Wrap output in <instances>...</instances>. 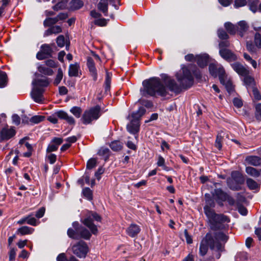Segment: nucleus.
Wrapping results in <instances>:
<instances>
[{
    "label": "nucleus",
    "mask_w": 261,
    "mask_h": 261,
    "mask_svg": "<svg viewBox=\"0 0 261 261\" xmlns=\"http://www.w3.org/2000/svg\"><path fill=\"white\" fill-rule=\"evenodd\" d=\"M182 76H177V80L180 85L170 77L165 79V84L166 87L162 83L161 79L158 77H153L144 80L143 83V88L140 89V94L142 96H154L158 94L161 96L165 97L169 94L168 89L175 93H179L181 88L188 89L193 84L194 79L191 71L187 68H182Z\"/></svg>",
    "instance_id": "1"
},
{
    "label": "nucleus",
    "mask_w": 261,
    "mask_h": 261,
    "mask_svg": "<svg viewBox=\"0 0 261 261\" xmlns=\"http://www.w3.org/2000/svg\"><path fill=\"white\" fill-rule=\"evenodd\" d=\"M208 198L205 200V205L203 207L204 213L206 216L211 229L218 230L222 229L223 227V223L230 222L229 218L222 214H218L215 213L213 209L215 206L214 199L211 197L210 194Z\"/></svg>",
    "instance_id": "2"
},
{
    "label": "nucleus",
    "mask_w": 261,
    "mask_h": 261,
    "mask_svg": "<svg viewBox=\"0 0 261 261\" xmlns=\"http://www.w3.org/2000/svg\"><path fill=\"white\" fill-rule=\"evenodd\" d=\"M210 247L213 251V256L217 259L220 258L221 252L224 251V245L218 241H215L213 236L210 233H207L202 240L199 247V254L201 256L205 255Z\"/></svg>",
    "instance_id": "3"
},
{
    "label": "nucleus",
    "mask_w": 261,
    "mask_h": 261,
    "mask_svg": "<svg viewBox=\"0 0 261 261\" xmlns=\"http://www.w3.org/2000/svg\"><path fill=\"white\" fill-rule=\"evenodd\" d=\"M73 227L75 229H68L67 231L68 236L73 239L79 240L84 239L85 240H89L91 237L90 231L83 226H79L78 223H73Z\"/></svg>",
    "instance_id": "4"
},
{
    "label": "nucleus",
    "mask_w": 261,
    "mask_h": 261,
    "mask_svg": "<svg viewBox=\"0 0 261 261\" xmlns=\"http://www.w3.org/2000/svg\"><path fill=\"white\" fill-rule=\"evenodd\" d=\"M101 220V218L98 214L95 212H89L82 222L85 226L90 229L91 233L93 234H96L98 229L96 225L93 223V222L94 221L100 222Z\"/></svg>",
    "instance_id": "5"
},
{
    "label": "nucleus",
    "mask_w": 261,
    "mask_h": 261,
    "mask_svg": "<svg viewBox=\"0 0 261 261\" xmlns=\"http://www.w3.org/2000/svg\"><path fill=\"white\" fill-rule=\"evenodd\" d=\"M100 107L96 106L86 110L83 114L81 120L83 124H89L93 120H97L100 116Z\"/></svg>",
    "instance_id": "6"
},
{
    "label": "nucleus",
    "mask_w": 261,
    "mask_h": 261,
    "mask_svg": "<svg viewBox=\"0 0 261 261\" xmlns=\"http://www.w3.org/2000/svg\"><path fill=\"white\" fill-rule=\"evenodd\" d=\"M72 250L73 253L80 258L85 257L89 251L87 244L82 241L74 245L72 247Z\"/></svg>",
    "instance_id": "7"
},
{
    "label": "nucleus",
    "mask_w": 261,
    "mask_h": 261,
    "mask_svg": "<svg viewBox=\"0 0 261 261\" xmlns=\"http://www.w3.org/2000/svg\"><path fill=\"white\" fill-rule=\"evenodd\" d=\"M209 71L210 74L214 77L219 76L220 82H223V77L225 74L224 69L220 65L214 63L209 65Z\"/></svg>",
    "instance_id": "8"
},
{
    "label": "nucleus",
    "mask_w": 261,
    "mask_h": 261,
    "mask_svg": "<svg viewBox=\"0 0 261 261\" xmlns=\"http://www.w3.org/2000/svg\"><path fill=\"white\" fill-rule=\"evenodd\" d=\"M53 50L49 44H44L41 46V50L36 55V58L42 60L51 57Z\"/></svg>",
    "instance_id": "9"
},
{
    "label": "nucleus",
    "mask_w": 261,
    "mask_h": 261,
    "mask_svg": "<svg viewBox=\"0 0 261 261\" xmlns=\"http://www.w3.org/2000/svg\"><path fill=\"white\" fill-rule=\"evenodd\" d=\"M212 195L217 202L221 206H223V202L226 201V198L228 194L223 191L221 189H216L212 193Z\"/></svg>",
    "instance_id": "10"
},
{
    "label": "nucleus",
    "mask_w": 261,
    "mask_h": 261,
    "mask_svg": "<svg viewBox=\"0 0 261 261\" xmlns=\"http://www.w3.org/2000/svg\"><path fill=\"white\" fill-rule=\"evenodd\" d=\"M44 91L42 88L34 87L31 93L32 98L36 102L42 103L44 100L43 95Z\"/></svg>",
    "instance_id": "11"
},
{
    "label": "nucleus",
    "mask_w": 261,
    "mask_h": 261,
    "mask_svg": "<svg viewBox=\"0 0 261 261\" xmlns=\"http://www.w3.org/2000/svg\"><path fill=\"white\" fill-rule=\"evenodd\" d=\"M15 134L16 131L13 127L9 128L7 126L0 131V141L8 140L15 136Z\"/></svg>",
    "instance_id": "12"
},
{
    "label": "nucleus",
    "mask_w": 261,
    "mask_h": 261,
    "mask_svg": "<svg viewBox=\"0 0 261 261\" xmlns=\"http://www.w3.org/2000/svg\"><path fill=\"white\" fill-rule=\"evenodd\" d=\"M63 142V139L62 138L54 137L48 144L46 149V152L50 153L56 151Z\"/></svg>",
    "instance_id": "13"
},
{
    "label": "nucleus",
    "mask_w": 261,
    "mask_h": 261,
    "mask_svg": "<svg viewBox=\"0 0 261 261\" xmlns=\"http://www.w3.org/2000/svg\"><path fill=\"white\" fill-rule=\"evenodd\" d=\"M221 57L228 62H232L237 60V56L230 50L226 48H221L219 50Z\"/></svg>",
    "instance_id": "14"
},
{
    "label": "nucleus",
    "mask_w": 261,
    "mask_h": 261,
    "mask_svg": "<svg viewBox=\"0 0 261 261\" xmlns=\"http://www.w3.org/2000/svg\"><path fill=\"white\" fill-rule=\"evenodd\" d=\"M87 65L89 69L91 75L93 77L94 81L97 79V70L95 66V63L93 58L88 57L87 58Z\"/></svg>",
    "instance_id": "15"
},
{
    "label": "nucleus",
    "mask_w": 261,
    "mask_h": 261,
    "mask_svg": "<svg viewBox=\"0 0 261 261\" xmlns=\"http://www.w3.org/2000/svg\"><path fill=\"white\" fill-rule=\"evenodd\" d=\"M231 67L237 73L241 76H245L249 74V70L238 62L232 64Z\"/></svg>",
    "instance_id": "16"
},
{
    "label": "nucleus",
    "mask_w": 261,
    "mask_h": 261,
    "mask_svg": "<svg viewBox=\"0 0 261 261\" xmlns=\"http://www.w3.org/2000/svg\"><path fill=\"white\" fill-rule=\"evenodd\" d=\"M65 19V14L60 13L56 17H48L44 21L43 24L45 27H51L53 24L56 23L59 20H63Z\"/></svg>",
    "instance_id": "17"
},
{
    "label": "nucleus",
    "mask_w": 261,
    "mask_h": 261,
    "mask_svg": "<svg viewBox=\"0 0 261 261\" xmlns=\"http://www.w3.org/2000/svg\"><path fill=\"white\" fill-rule=\"evenodd\" d=\"M127 129L130 134H137L140 130V122L131 120L127 125Z\"/></svg>",
    "instance_id": "18"
},
{
    "label": "nucleus",
    "mask_w": 261,
    "mask_h": 261,
    "mask_svg": "<svg viewBox=\"0 0 261 261\" xmlns=\"http://www.w3.org/2000/svg\"><path fill=\"white\" fill-rule=\"evenodd\" d=\"M196 62L200 67L206 66L209 62V56L207 54H202L196 56Z\"/></svg>",
    "instance_id": "19"
},
{
    "label": "nucleus",
    "mask_w": 261,
    "mask_h": 261,
    "mask_svg": "<svg viewBox=\"0 0 261 261\" xmlns=\"http://www.w3.org/2000/svg\"><path fill=\"white\" fill-rule=\"evenodd\" d=\"M141 231L140 226L135 224H132L127 229V234L131 237H135Z\"/></svg>",
    "instance_id": "20"
},
{
    "label": "nucleus",
    "mask_w": 261,
    "mask_h": 261,
    "mask_svg": "<svg viewBox=\"0 0 261 261\" xmlns=\"http://www.w3.org/2000/svg\"><path fill=\"white\" fill-rule=\"evenodd\" d=\"M80 65L77 63L71 64L69 66L68 75L69 76L76 77L79 75L80 70Z\"/></svg>",
    "instance_id": "21"
},
{
    "label": "nucleus",
    "mask_w": 261,
    "mask_h": 261,
    "mask_svg": "<svg viewBox=\"0 0 261 261\" xmlns=\"http://www.w3.org/2000/svg\"><path fill=\"white\" fill-rule=\"evenodd\" d=\"M146 110L144 108L141 107L139 108L138 111L132 113L131 117L133 120L139 122L141 117L145 114Z\"/></svg>",
    "instance_id": "22"
},
{
    "label": "nucleus",
    "mask_w": 261,
    "mask_h": 261,
    "mask_svg": "<svg viewBox=\"0 0 261 261\" xmlns=\"http://www.w3.org/2000/svg\"><path fill=\"white\" fill-rule=\"evenodd\" d=\"M97 8L104 14L105 16L108 15V2L107 0H100L97 4Z\"/></svg>",
    "instance_id": "23"
},
{
    "label": "nucleus",
    "mask_w": 261,
    "mask_h": 261,
    "mask_svg": "<svg viewBox=\"0 0 261 261\" xmlns=\"http://www.w3.org/2000/svg\"><path fill=\"white\" fill-rule=\"evenodd\" d=\"M231 179L233 180L234 182L241 185L244 182V178L243 175L238 171H233L231 174Z\"/></svg>",
    "instance_id": "24"
},
{
    "label": "nucleus",
    "mask_w": 261,
    "mask_h": 261,
    "mask_svg": "<svg viewBox=\"0 0 261 261\" xmlns=\"http://www.w3.org/2000/svg\"><path fill=\"white\" fill-rule=\"evenodd\" d=\"M84 6L82 0H72L69 4V9L71 10L80 9Z\"/></svg>",
    "instance_id": "25"
},
{
    "label": "nucleus",
    "mask_w": 261,
    "mask_h": 261,
    "mask_svg": "<svg viewBox=\"0 0 261 261\" xmlns=\"http://www.w3.org/2000/svg\"><path fill=\"white\" fill-rule=\"evenodd\" d=\"M245 161L249 165L257 166L260 165L261 159L257 156H248L246 157Z\"/></svg>",
    "instance_id": "26"
},
{
    "label": "nucleus",
    "mask_w": 261,
    "mask_h": 261,
    "mask_svg": "<svg viewBox=\"0 0 261 261\" xmlns=\"http://www.w3.org/2000/svg\"><path fill=\"white\" fill-rule=\"evenodd\" d=\"M246 185L248 189L250 190L258 191L260 188V185L252 178H248L246 179Z\"/></svg>",
    "instance_id": "27"
},
{
    "label": "nucleus",
    "mask_w": 261,
    "mask_h": 261,
    "mask_svg": "<svg viewBox=\"0 0 261 261\" xmlns=\"http://www.w3.org/2000/svg\"><path fill=\"white\" fill-rule=\"evenodd\" d=\"M33 84L35 85V87L42 88L46 87L49 85V82L47 77H43V79H38L36 80Z\"/></svg>",
    "instance_id": "28"
},
{
    "label": "nucleus",
    "mask_w": 261,
    "mask_h": 261,
    "mask_svg": "<svg viewBox=\"0 0 261 261\" xmlns=\"http://www.w3.org/2000/svg\"><path fill=\"white\" fill-rule=\"evenodd\" d=\"M223 82H220L221 84L224 85L228 92L230 93L233 91V86L231 81L227 78L226 74L223 76Z\"/></svg>",
    "instance_id": "29"
},
{
    "label": "nucleus",
    "mask_w": 261,
    "mask_h": 261,
    "mask_svg": "<svg viewBox=\"0 0 261 261\" xmlns=\"http://www.w3.org/2000/svg\"><path fill=\"white\" fill-rule=\"evenodd\" d=\"M248 28V26L245 21H240L238 23V26L237 27V30L239 32V35L241 36H243L244 33L246 32Z\"/></svg>",
    "instance_id": "30"
},
{
    "label": "nucleus",
    "mask_w": 261,
    "mask_h": 261,
    "mask_svg": "<svg viewBox=\"0 0 261 261\" xmlns=\"http://www.w3.org/2000/svg\"><path fill=\"white\" fill-rule=\"evenodd\" d=\"M34 231V229L28 226H23L19 228L17 230V233L22 236L32 234Z\"/></svg>",
    "instance_id": "31"
},
{
    "label": "nucleus",
    "mask_w": 261,
    "mask_h": 261,
    "mask_svg": "<svg viewBox=\"0 0 261 261\" xmlns=\"http://www.w3.org/2000/svg\"><path fill=\"white\" fill-rule=\"evenodd\" d=\"M8 82V78L6 73L0 70V88H3L7 86Z\"/></svg>",
    "instance_id": "32"
},
{
    "label": "nucleus",
    "mask_w": 261,
    "mask_h": 261,
    "mask_svg": "<svg viewBox=\"0 0 261 261\" xmlns=\"http://www.w3.org/2000/svg\"><path fill=\"white\" fill-rule=\"evenodd\" d=\"M110 147L114 151H120L123 147V144L120 141H112L109 145Z\"/></svg>",
    "instance_id": "33"
},
{
    "label": "nucleus",
    "mask_w": 261,
    "mask_h": 261,
    "mask_svg": "<svg viewBox=\"0 0 261 261\" xmlns=\"http://www.w3.org/2000/svg\"><path fill=\"white\" fill-rule=\"evenodd\" d=\"M250 10L253 13L258 11V0H247Z\"/></svg>",
    "instance_id": "34"
},
{
    "label": "nucleus",
    "mask_w": 261,
    "mask_h": 261,
    "mask_svg": "<svg viewBox=\"0 0 261 261\" xmlns=\"http://www.w3.org/2000/svg\"><path fill=\"white\" fill-rule=\"evenodd\" d=\"M224 27L228 33L231 35L235 34L237 31V26L233 25L229 22H226Z\"/></svg>",
    "instance_id": "35"
},
{
    "label": "nucleus",
    "mask_w": 261,
    "mask_h": 261,
    "mask_svg": "<svg viewBox=\"0 0 261 261\" xmlns=\"http://www.w3.org/2000/svg\"><path fill=\"white\" fill-rule=\"evenodd\" d=\"M213 238L215 242L218 241L219 242H220L219 241L226 242L228 240V237L224 233L220 232L215 233Z\"/></svg>",
    "instance_id": "36"
},
{
    "label": "nucleus",
    "mask_w": 261,
    "mask_h": 261,
    "mask_svg": "<svg viewBox=\"0 0 261 261\" xmlns=\"http://www.w3.org/2000/svg\"><path fill=\"white\" fill-rule=\"evenodd\" d=\"M245 171L248 175L254 177H257L260 175L258 170L252 167H247Z\"/></svg>",
    "instance_id": "37"
},
{
    "label": "nucleus",
    "mask_w": 261,
    "mask_h": 261,
    "mask_svg": "<svg viewBox=\"0 0 261 261\" xmlns=\"http://www.w3.org/2000/svg\"><path fill=\"white\" fill-rule=\"evenodd\" d=\"M248 254L245 252H238L235 256V261H248Z\"/></svg>",
    "instance_id": "38"
},
{
    "label": "nucleus",
    "mask_w": 261,
    "mask_h": 261,
    "mask_svg": "<svg viewBox=\"0 0 261 261\" xmlns=\"http://www.w3.org/2000/svg\"><path fill=\"white\" fill-rule=\"evenodd\" d=\"M38 70L39 72L45 75H51L53 74L52 69L43 65L39 66Z\"/></svg>",
    "instance_id": "39"
},
{
    "label": "nucleus",
    "mask_w": 261,
    "mask_h": 261,
    "mask_svg": "<svg viewBox=\"0 0 261 261\" xmlns=\"http://www.w3.org/2000/svg\"><path fill=\"white\" fill-rule=\"evenodd\" d=\"M227 182L228 187L232 190L239 191L241 189V186L231 179H228Z\"/></svg>",
    "instance_id": "40"
},
{
    "label": "nucleus",
    "mask_w": 261,
    "mask_h": 261,
    "mask_svg": "<svg viewBox=\"0 0 261 261\" xmlns=\"http://www.w3.org/2000/svg\"><path fill=\"white\" fill-rule=\"evenodd\" d=\"M34 214L31 213L26 216L27 223L28 224L35 226L38 224L37 221L35 217H33Z\"/></svg>",
    "instance_id": "41"
},
{
    "label": "nucleus",
    "mask_w": 261,
    "mask_h": 261,
    "mask_svg": "<svg viewBox=\"0 0 261 261\" xmlns=\"http://www.w3.org/2000/svg\"><path fill=\"white\" fill-rule=\"evenodd\" d=\"M223 136L221 135V133H219L217 136L215 141V146L220 150L221 149L222 147Z\"/></svg>",
    "instance_id": "42"
},
{
    "label": "nucleus",
    "mask_w": 261,
    "mask_h": 261,
    "mask_svg": "<svg viewBox=\"0 0 261 261\" xmlns=\"http://www.w3.org/2000/svg\"><path fill=\"white\" fill-rule=\"evenodd\" d=\"M83 194L84 196L89 200L93 198V194L92 190L89 188H85L83 190Z\"/></svg>",
    "instance_id": "43"
},
{
    "label": "nucleus",
    "mask_w": 261,
    "mask_h": 261,
    "mask_svg": "<svg viewBox=\"0 0 261 261\" xmlns=\"http://www.w3.org/2000/svg\"><path fill=\"white\" fill-rule=\"evenodd\" d=\"M45 118L44 116L40 115H36L31 117L30 121L33 124H37L43 121Z\"/></svg>",
    "instance_id": "44"
},
{
    "label": "nucleus",
    "mask_w": 261,
    "mask_h": 261,
    "mask_svg": "<svg viewBox=\"0 0 261 261\" xmlns=\"http://www.w3.org/2000/svg\"><path fill=\"white\" fill-rule=\"evenodd\" d=\"M98 155L104 156L106 159H108L110 155V150L107 148L102 147L98 152Z\"/></svg>",
    "instance_id": "45"
},
{
    "label": "nucleus",
    "mask_w": 261,
    "mask_h": 261,
    "mask_svg": "<svg viewBox=\"0 0 261 261\" xmlns=\"http://www.w3.org/2000/svg\"><path fill=\"white\" fill-rule=\"evenodd\" d=\"M217 34L220 39L227 40L228 38V34L223 29H219L217 31Z\"/></svg>",
    "instance_id": "46"
},
{
    "label": "nucleus",
    "mask_w": 261,
    "mask_h": 261,
    "mask_svg": "<svg viewBox=\"0 0 261 261\" xmlns=\"http://www.w3.org/2000/svg\"><path fill=\"white\" fill-rule=\"evenodd\" d=\"M70 111L76 118H80L82 113V109L78 107H73L70 109Z\"/></svg>",
    "instance_id": "47"
},
{
    "label": "nucleus",
    "mask_w": 261,
    "mask_h": 261,
    "mask_svg": "<svg viewBox=\"0 0 261 261\" xmlns=\"http://www.w3.org/2000/svg\"><path fill=\"white\" fill-rule=\"evenodd\" d=\"M96 160L94 158H91L89 160L87 163L86 168L87 169H92L94 168L96 165Z\"/></svg>",
    "instance_id": "48"
},
{
    "label": "nucleus",
    "mask_w": 261,
    "mask_h": 261,
    "mask_svg": "<svg viewBox=\"0 0 261 261\" xmlns=\"http://www.w3.org/2000/svg\"><path fill=\"white\" fill-rule=\"evenodd\" d=\"M77 140V138L75 136L68 137L66 138V149L69 148L72 143H75Z\"/></svg>",
    "instance_id": "49"
},
{
    "label": "nucleus",
    "mask_w": 261,
    "mask_h": 261,
    "mask_svg": "<svg viewBox=\"0 0 261 261\" xmlns=\"http://www.w3.org/2000/svg\"><path fill=\"white\" fill-rule=\"evenodd\" d=\"M65 8V1L64 0H62L61 1L58 2L55 6L53 7V9L56 11H58L60 10H63Z\"/></svg>",
    "instance_id": "50"
},
{
    "label": "nucleus",
    "mask_w": 261,
    "mask_h": 261,
    "mask_svg": "<svg viewBox=\"0 0 261 261\" xmlns=\"http://www.w3.org/2000/svg\"><path fill=\"white\" fill-rule=\"evenodd\" d=\"M56 42L59 47H63L65 44L64 36L62 35H59L56 39Z\"/></svg>",
    "instance_id": "51"
},
{
    "label": "nucleus",
    "mask_w": 261,
    "mask_h": 261,
    "mask_svg": "<svg viewBox=\"0 0 261 261\" xmlns=\"http://www.w3.org/2000/svg\"><path fill=\"white\" fill-rule=\"evenodd\" d=\"M247 0H234L233 6L236 8L242 7L246 5Z\"/></svg>",
    "instance_id": "52"
},
{
    "label": "nucleus",
    "mask_w": 261,
    "mask_h": 261,
    "mask_svg": "<svg viewBox=\"0 0 261 261\" xmlns=\"http://www.w3.org/2000/svg\"><path fill=\"white\" fill-rule=\"evenodd\" d=\"M63 77V72L61 68H59L58 71V73L54 81V84L58 85L61 82Z\"/></svg>",
    "instance_id": "53"
},
{
    "label": "nucleus",
    "mask_w": 261,
    "mask_h": 261,
    "mask_svg": "<svg viewBox=\"0 0 261 261\" xmlns=\"http://www.w3.org/2000/svg\"><path fill=\"white\" fill-rule=\"evenodd\" d=\"M94 23L99 27H104L107 25V20L105 18L97 19L94 20Z\"/></svg>",
    "instance_id": "54"
},
{
    "label": "nucleus",
    "mask_w": 261,
    "mask_h": 261,
    "mask_svg": "<svg viewBox=\"0 0 261 261\" xmlns=\"http://www.w3.org/2000/svg\"><path fill=\"white\" fill-rule=\"evenodd\" d=\"M254 43L257 47H261V35L259 33H256L255 34Z\"/></svg>",
    "instance_id": "55"
},
{
    "label": "nucleus",
    "mask_w": 261,
    "mask_h": 261,
    "mask_svg": "<svg viewBox=\"0 0 261 261\" xmlns=\"http://www.w3.org/2000/svg\"><path fill=\"white\" fill-rule=\"evenodd\" d=\"M159 167H162L163 169L168 170L167 167L165 165V160L162 156H159L157 162Z\"/></svg>",
    "instance_id": "56"
},
{
    "label": "nucleus",
    "mask_w": 261,
    "mask_h": 261,
    "mask_svg": "<svg viewBox=\"0 0 261 261\" xmlns=\"http://www.w3.org/2000/svg\"><path fill=\"white\" fill-rule=\"evenodd\" d=\"M45 207H41V208H40L36 212V214H35V216L38 218V219H40L41 218H42L44 214H45Z\"/></svg>",
    "instance_id": "57"
},
{
    "label": "nucleus",
    "mask_w": 261,
    "mask_h": 261,
    "mask_svg": "<svg viewBox=\"0 0 261 261\" xmlns=\"http://www.w3.org/2000/svg\"><path fill=\"white\" fill-rule=\"evenodd\" d=\"M17 249L15 248H11L9 252V257L10 260H14L15 258Z\"/></svg>",
    "instance_id": "58"
},
{
    "label": "nucleus",
    "mask_w": 261,
    "mask_h": 261,
    "mask_svg": "<svg viewBox=\"0 0 261 261\" xmlns=\"http://www.w3.org/2000/svg\"><path fill=\"white\" fill-rule=\"evenodd\" d=\"M66 122H67L71 125V127L69 128L68 130L69 132H70L73 128V126L74 125L75 120L73 117H69L66 114Z\"/></svg>",
    "instance_id": "59"
},
{
    "label": "nucleus",
    "mask_w": 261,
    "mask_h": 261,
    "mask_svg": "<svg viewBox=\"0 0 261 261\" xmlns=\"http://www.w3.org/2000/svg\"><path fill=\"white\" fill-rule=\"evenodd\" d=\"M244 76V82L246 85H250L254 82V79L252 77L249 76V74Z\"/></svg>",
    "instance_id": "60"
},
{
    "label": "nucleus",
    "mask_w": 261,
    "mask_h": 261,
    "mask_svg": "<svg viewBox=\"0 0 261 261\" xmlns=\"http://www.w3.org/2000/svg\"><path fill=\"white\" fill-rule=\"evenodd\" d=\"M46 158L48 161L51 164H54L56 161L57 156L55 154L50 153L47 155Z\"/></svg>",
    "instance_id": "61"
},
{
    "label": "nucleus",
    "mask_w": 261,
    "mask_h": 261,
    "mask_svg": "<svg viewBox=\"0 0 261 261\" xmlns=\"http://www.w3.org/2000/svg\"><path fill=\"white\" fill-rule=\"evenodd\" d=\"M246 47L247 50L251 53L255 51V47L251 42L247 41L246 42Z\"/></svg>",
    "instance_id": "62"
},
{
    "label": "nucleus",
    "mask_w": 261,
    "mask_h": 261,
    "mask_svg": "<svg viewBox=\"0 0 261 261\" xmlns=\"http://www.w3.org/2000/svg\"><path fill=\"white\" fill-rule=\"evenodd\" d=\"M238 210L239 212L243 216H246L247 214V208L242 205H238Z\"/></svg>",
    "instance_id": "63"
},
{
    "label": "nucleus",
    "mask_w": 261,
    "mask_h": 261,
    "mask_svg": "<svg viewBox=\"0 0 261 261\" xmlns=\"http://www.w3.org/2000/svg\"><path fill=\"white\" fill-rule=\"evenodd\" d=\"M255 116L256 118L261 117V103L256 105L255 107Z\"/></svg>",
    "instance_id": "64"
}]
</instances>
